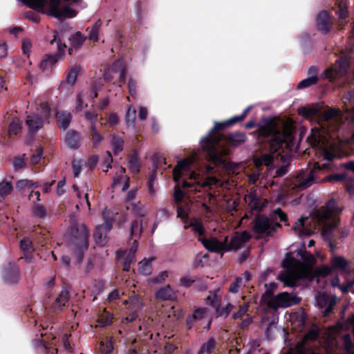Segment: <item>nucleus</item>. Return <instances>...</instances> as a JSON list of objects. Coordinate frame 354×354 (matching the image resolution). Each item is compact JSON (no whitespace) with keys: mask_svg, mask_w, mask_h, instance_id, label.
I'll use <instances>...</instances> for the list:
<instances>
[{"mask_svg":"<svg viewBox=\"0 0 354 354\" xmlns=\"http://www.w3.org/2000/svg\"><path fill=\"white\" fill-rule=\"evenodd\" d=\"M246 136L243 133H234L229 136V141L232 145H237L244 142Z\"/></svg>","mask_w":354,"mask_h":354,"instance_id":"a18cd8bd","label":"nucleus"},{"mask_svg":"<svg viewBox=\"0 0 354 354\" xmlns=\"http://www.w3.org/2000/svg\"><path fill=\"white\" fill-rule=\"evenodd\" d=\"M189 225H191L192 231L196 235L202 236L205 232V229L202 221L198 218H192L189 222Z\"/></svg>","mask_w":354,"mask_h":354,"instance_id":"7c9ffc66","label":"nucleus"},{"mask_svg":"<svg viewBox=\"0 0 354 354\" xmlns=\"http://www.w3.org/2000/svg\"><path fill=\"white\" fill-rule=\"evenodd\" d=\"M298 255L304 260V263L308 266H312L315 259L314 257L305 250L301 249L298 251Z\"/></svg>","mask_w":354,"mask_h":354,"instance_id":"de8ad7c7","label":"nucleus"},{"mask_svg":"<svg viewBox=\"0 0 354 354\" xmlns=\"http://www.w3.org/2000/svg\"><path fill=\"white\" fill-rule=\"evenodd\" d=\"M243 279L241 277H236L230 288V291L236 293L239 291L240 286L243 284Z\"/></svg>","mask_w":354,"mask_h":354,"instance_id":"774afa93","label":"nucleus"},{"mask_svg":"<svg viewBox=\"0 0 354 354\" xmlns=\"http://www.w3.org/2000/svg\"><path fill=\"white\" fill-rule=\"evenodd\" d=\"M102 217L103 224L97 225L94 233L95 241L100 246L104 245L107 241V233L112 229L113 213L107 208H104Z\"/></svg>","mask_w":354,"mask_h":354,"instance_id":"1a4fd4ad","label":"nucleus"},{"mask_svg":"<svg viewBox=\"0 0 354 354\" xmlns=\"http://www.w3.org/2000/svg\"><path fill=\"white\" fill-rule=\"evenodd\" d=\"M50 114V110L46 102L41 103L37 108V113L29 115L26 118V124L30 133H36L43 126L44 120Z\"/></svg>","mask_w":354,"mask_h":354,"instance_id":"0eeeda50","label":"nucleus"},{"mask_svg":"<svg viewBox=\"0 0 354 354\" xmlns=\"http://www.w3.org/2000/svg\"><path fill=\"white\" fill-rule=\"evenodd\" d=\"M250 207L253 210L261 211L266 204V201L260 197L256 191H251L245 197Z\"/></svg>","mask_w":354,"mask_h":354,"instance_id":"6ab92c4d","label":"nucleus"},{"mask_svg":"<svg viewBox=\"0 0 354 354\" xmlns=\"http://www.w3.org/2000/svg\"><path fill=\"white\" fill-rule=\"evenodd\" d=\"M80 71V66H73L66 77V82L70 84L73 85L75 84V82L77 80V75Z\"/></svg>","mask_w":354,"mask_h":354,"instance_id":"58836bf2","label":"nucleus"},{"mask_svg":"<svg viewBox=\"0 0 354 354\" xmlns=\"http://www.w3.org/2000/svg\"><path fill=\"white\" fill-rule=\"evenodd\" d=\"M56 117L57 118L59 127L64 130L66 129L71 120V113L66 111H58L56 113Z\"/></svg>","mask_w":354,"mask_h":354,"instance_id":"bb28decb","label":"nucleus"},{"mask_svg":"<svg viewBox=\"0 0 354 354\" xmlns=\"http://www.w3.org/2000/svg\"><path fill=\"white\" fill-rule=\"evenodd\" d=\"M307 217H301L295 223L292 230L298 234V236H309L311 234V230L306 226L305 221Z\"/></svg>","mask_w":354,"mask_h":354,"instance_id":"5701e85b","label":"nucleus"},{"mask_svg":"<svg viewBox=\"0 0 354 354\" xmlns=\"http://www.w3.org/2000/svg\"><path fill=\"white\" fill-rule=\"evenodd\" d=\"M176 297L174 290L169 285L160 288L156 293V298L161 301L173 300Z\"/></svg>","mask_w":354,"mask_h":354,"instance_id":"412c9836","label":"nucleus"},{"mask_svg":"<svg viewBox=\"0 0 354 354\" xmlns=\"http://www.w3.org/2000/svg\"><path fill=\"white\" fill-rule=\"evenodd\" d=\"M88 97H90L88 92L86 91H82L77 95L75 105V111L77 112L81 111L84 108L87 106V104L84 102V99Z\"/></svg>","mask_w":354,"mask_h":354,"instance_id":"e433bc0d","label":"nucleus"},{"mask_svg":"<svg viewBox=\"0 0 354 354\" xmlns=\"http://www.w3.org/2000/svg\"><path fill=\"white\" fill-rule=\"evenodd\" d=\"M313 170L299 173L295 179V187L299 189H304L312 185L316 181Z\"/></svg>","mask_w":354,"mask_h":354,"instance_id":"2eb2a0df","label":"nucleus"},{"mask_svg":"<svg viewBox=\"0 0 354 354\" xmlns=\"http://www.w3.org/2000/svg\"><path fill=\"white\" fill-rule=\"evenodd\" d=\"M64 27L65 25H63L62 30H61V35H59V32H55L54 34V38L50 41V44H53L54 43H56L57 44V54L59 56H62V55L64 53L65 48H66V46L64 43L62 42V38L64 35Z\"/></svg>","mask_w":354,"mask_h":354,"instance_id":"a878e982","label":"nucleus"},{"mask_svg":"<svg viewBox=\"0 0 354 354\" xmlns=\"http://www.w3.org/2000/svg\"><path fill=\"white\" fill-rule=\"evenodd\" d=\"M103 86V80L102 78L93 80L91 82V89L86 91L88 92L90 97L95 98L97 96V91L101 89Z\"/></svg>","mask_w":354,"mask_h":354,"instance_id":"473e14b6","label":"nucleus"},{"mask_svg":"<svg viewBox=\"0 0 354 354\" xmlns=\"http://www.w3.org/2000/svg\"><path fill=\"white\" fill-rule=\"evenodd\" d=\"M136 191L131 190L130 191L126 197V203H127V208L128 209H131L133 211H136L137 206L135 203H133L132 201H133L135 196H136Z\"/></svg>","mask_w":354,"mask_h":354,"instance_id":"13d9d810","label":"nucleus"},{"mask_svg":"<svg viewBox=\"0 0 354 354\" xmlns=\"http://www.w3.org/2000/svg\"><path fill=\"white\" fill-rule=\"evenodd\" d=\"M300 115L306 118L317 117L323 133H328L330 138V131H335L343 123V115L339 109L329 108L322 111L318 105H308L299 109Z\"/></svg>","mask_w":354,"mask_h":354,"instance_id":"20e7f679","label":"nucleus"},{"mask_svg":"<svg viewBox=\"0 0 354 354\" xmlns=\"http://www.w3.org/2000/svg\"><path fill=\"white\" fill-rule=\"evenodd\" d=\"M312 137L315 142L318 145H324V141H322V136L321 131L317 128H314L312 129ZM324 147L322 156L324 159L327 160H331L335 157V153L334 148L330 146L328 147L327 146H322Z\"/></svg>","mask_w":354,"mask_h":354,"instance_id":"a211bd4d","label":"nucleus"},{"mask_svg":"<svg viewBox=\"0 0 354 354\" xmlns=\"http://www.w3.org/2000/svg\"><path fill=\"white\" fill-rule=\"evenodd\" d=\"M119 171H120V176L118 178H115L113 180V184L114 185L118 184L122 180H123V179L125 180L124 184V186L122 188V190L124 191V190L127 189L129 187V180L128 178H127L126 176H122L125 173L124 168L120 167Z\"/></svg>","mask_w":354,"mask_h":354,"instance_id":"bf43d9fd","label":"nucleus"},{"mask_svg":"<svg viewBox=\"0 0 354 354\" xmlns=\"http://www.w3.org/2000/svg\"><path fill=\"white\" fill-rule=\"evenodd\" d=\"M128 166L131 172L135 173V174L139 172L140 163L138 161V153L136 151H135L129 157Z\"/></svg>","mask_w":354,"mask_h":354,"instance_id":"c9c22d12","label":"nucleus"},{"mask_svg":"<svg viewBox=\"0 0 354 354\" xmlns=\"http://www.w3.org/2000/svg\"><path fill=\"white\" fill-rule=\"evenodd\" d=\"M12 190V185L5 180H0V196H3L9 194Z\"/></svg>","mask_w":354,"mask_h":354,"instance_id":"603ef678","label":"nucleus"},{"mask_svg":"<svg viewBox=\"0 0 354 354\" xmlns=\"http://www.w3.org/2000/svg\"><path fill=\"white\" fill-rule=\"evenodd\" d=\"M113 316L106 311L98 318V326L101 327L109 326L112 323Z\"/></svg>","mask_w":354,"mask_h":354,"instance_id":"09e8293b","label":"nucleus"},{"mask_svg":"<svg viewBox=\"0 0 354 354\" xmlns=\"http://www.w3.org/2000/svg\"><path fill=\"white\" fill-rule=\"evenodd\" d=\"M32 212L34 215L38 218H44L46 214L44 207L41 204H35L32 207Z\"/></svg>","mask_w":354,"mask_h":354,"instance_id":"680f3d73","label":"nucleus"},{"mask_svg":"<svg viewBox=\"0 0 354 354\" xmlns=\"http://www.w3.org/2000/svg\"><path fill=\"white\" fill-rule=\"evenodd\" d=\"M335 303V298L325 293L319 292L316 297V305L320 308H325L322 312L324 316H327L332 311Z\"/></svg>","mask_w":354,"mask_h":354,"instance_id":"dca6fc26","label":"nucleus"},{"mask_svg":"<svg viewBox=\"0 0 354 354\" xmlns=\"http://www.w3.org/2000/svg\"><path fill=\"white\" fill-rule=\"evenodd\" d=\"M189 207L188 204H179L177 209V216L180 218L183 222H186L188 218Z\"/></svg>","mask_w":354,"mask_h":354,"instance_id":"37998d69","label":"nucleus"},{"mask_svg":"<svg viewBox=\"0 0 354 354\" xmlns=\"http://www.w3.org/2000/svg\"><path fill=\"white\" fill-rule=\"evenodd\" d=\"M319 78L317 75H311L308 78L301 80L298 84L297 88L298 89H303L315 85L317 83Z\"/></svg>","mask_w":354,"mask_h":354,"instance_id":"4c0bfd02","label":"nucleus"},{"mask_svg":"<svg viewBox=\"0 0 354 354\" xmlns=\"http://www.w3.org/2000/svg\"><path fill=\"white\" fill-rule=\"evenodd\" d=\"M350 67V60L347 56H343L336 61L335 67L326 69L322 75L324 78L333 81L347 74Z\"/></svg>","mask_w":354,"mask_h":354,"instance_id":"9d476101","label":"nucleus"},{"mask_svg":"<svg viewBox=\"0 0 354 354\" xmlns=\"http://www.w3.org/2000/svg\"><path fill=\"white\" fill-rule=\"evenodd\" d=\"M136 117V110L133 106H129L126 113V122L128 125L134 124Z\"/></svg>","mask_w":354,"mask_h":354,"instance_id":"4d7b16f0","label":"nucleus"},{"mask_svg":"<svg viewBox=\"0 0 354 354\" xmlns=\"http://www.w3.org/2000/svg\"><path fill=\"white\" fill-rule=\"evenodd\" d=\"M88 228L82 225L77 230V236H74L71 241L70 248L76 254L79 262L82 261L83 252L88 249Z\"/></svg>","mask_w":354,"mask_h":354,"instance_id":"6e6552de","label":"nucleus"},{"mask_svg":"<svg viewBox=\"0 0 354 354\" xmlns=\"http://www.w3.org/2000/svg\"><path fill=\"white\" fill-rule=\"evenodd\" d=\"M234 307V306L232 304H227L225 306H221L220 304H218L215 309L216 316L227 317Z\"/></svg>","mask_w":354,"mask_h":354,"instance_id":"a19ab883","label":"nucleus"},{"mask_svg":"<svg viewBox=\"0 0 354 354\" xmlns=\"http://www.w3.org/2000/svg\"><path fill=\"white\" fill-rule=\"evenodd\" d=\"M216 346V342L213 338L209 339L203 344L198 354H211Z\"/></svg>","mask_w":354,"mask_h":354,"instance_id":"f704fd0d","label":"nucleus"},{"mask_svg":"<svg viewBox=\"0 0 354 354\" xmlns=\"http://www.w3.org/2000/svg\"><path fill=\"white\" fill-rule=\"evenodd\" d=\"M251 107V106H248L239 115L234 116L223 122L216 123L209 134L201 140V147L203 150L207 152L208 160L214 165L212 167H214L215 172L218 173V176L221 175V169H227V163L217 151V147L221 140V135L215 131L223 129L243 120Z\"/></svg>","mask_w":354,"mask_h":354,"instance_id":"f03ea898","label":"nucleus"},{"mask_svg":"<svg viewBox=\"0 0 354 354\" xmlns=\"http://www.w3.org/2000/svg\"><path fill=\"white\" fill-rule=\"evenodd\" d=\"M26 154H22L21 156H16L12 162L13 167L15 169H19L24 167L26 163Z\"/></svg>","mask_w":354,"mask_h":354,"instance_id":"864d4df0","label":"nucleus"},{"mask_svg":"<svg viewBox=\"0 0 354 354\" xmlns=\"http://www.w3.org/2000/svg\"><path fill=\"white\" fill-rule=\"evenodd\" d=\"M142 231V225L141 221H134L131 224V236H139Z\"/></svg>","mask_w":354,"mask_h":354,"instance_id":"5fc2aeb1","label":"nucleus"},{"mask_svg":"<svg viewBox=\"0 0 354 354\" xmlns=\"http://www.w3.org/2000/svg\"><path fill=\"white\" fill-rule=\"evenodd\" d=\"M192 164V160L189 158L180 160L174 169V180L176 183L174 197L176 203H180L185 196V192L179 187L180 183L184 188L190 187L197 191L198 188L216 185L219 183V180L215 176H208L205 180L201 176L210 173L218 174L212 165H206L205 168L200 169L198 172L195 171L189 172Z\"/></svg>","mask_w":354,"mask_h":354,"instance_id":"f257e3e1","label":"nucleus"},{"mask_svg":"<svg viewBox=\"0 0 354 354\" xmlns=\"http://www.w3.org/2000/svg\"><path fill=\"white\" fill-rule=\"evenodd\" d=\"M282 266L284 270L279 274L278 279L286 286H295L297 281L304 276L301 263L290 255H287Z\"/></svg>","mask_w":354,"mask_h":354,"instance_id":"423d86ee","label":"nucleus"},{"mask_svg":"<svg viewBox=\"0 0 354 354\" xmlns=\"http://www.w3.org/2000/svg\"><path fill=\"white\" fill-rule=\"evenodd\" d=\"M209 314V310L207 308H198L194 311L192 317L187 318V324L190 325L193 319L201 320L208 316Z\"/></svg>","mask_w":354,"mask_h":354,"instance_id":"c85d7f7f","label":"nucleus"},{"mask_svg":"<svg viewBox=\"0 0 354 354\" xmlns=\"http://www.w3.org/2000/svg\"><path fill=\"white\" fill-rule=\"evenodd\" d=\"M153 259L141 261L138 264V271L144 275H149L152 272L151 261Z\"/></svg>","mask_w":354,"mask_h":354,"instance_id":"2f4dec72","label":"nucleus"},{"mask_svg":"<svg viewBox=\"0 0 354 354\" xmlns=\"http://www.w3.org/2000/svg\"><path fill=\"white\" fill-rule=\"evenodd\" d=\"M80 136L75 131H70L67 133L65 138L66 145L71 149H77L80 145Z\"/></svg>","mask_w":354,"mask_h":354,"instance_id":"b1692460","label":"nucleus"},{"mask_svg":"<svg viewBox=\"0 0 354 354\" xmlns=\"http://www.w3.org/2000/svg\"><path fill=\"white\" fill-rule=\"evenodd\" d=\"M261 134L268 138L270 153H263L254 158L256 167L270 166L274 158L281 156V149L284 142L289 139L290 134L281 131L275 122L270 121L261 129Z\"/></svg>","mask_w":354,"mask_h":354,"instance_id":"7ed1b4c3","label":"nucleus"},{"mask_svg":"<svg viewBox=\"0 0 354 354\" xmlns=\"http://www.w3.org/2000/svg\"><path fill=\"white\" fill-rule=\"evenodd\" d=\"M100 350L103 354H110L113 350L112 342L110 339H106L105 342L100 343Z\"/></svg>","mask_w":354,"mask_h":354,"instance_id":"e2e57ef3","label":"nucleus"},{"mask_svg":"<svg viewBox=\"0 0 354 354\" xmlns=\"http://www.w3.org/2000/svg\"><path fill=\"white\" fill-rule=\"evenodd\" d=\"M250 235L247 232L242 233L236 232L230 240L227 241V248L230 250H237L244 246L245 243L250 239Z\"/></svg>","mask_w":354,"mask_h":354,"instance_id":"f3484780","label":"nucleus"},{"mask_svg":"<svg viewBox=\"0 0 354 354\" xmlns=\"http://www.w3.org/2000/svg\"><path fill=\"white\" fill-rule=\"evenodd\" d=\"M253 230L263 236H270L274 232L272 221L265 216H259L254 220Z\"/></svg>","mask_w":354,"mask_h":354,"instance_id":"f8f14e48","label":"nucleus"},{"mask_svg":"<svg viewBox=\"0 0 354 354\" xmlns=\"http://www.w3.org/2000/svg\"><path fill=\"white\" fill-rule=\"evenodd\" d=\"M20 247L24 252H31L34 250L32 241L27 237L20 241Z\"/></svg>","mask_w":354,"mask_h":354,"instance_id":"052dcab7","label":"nucleus"},{"mask_svg":"<svg viewBox=\"0 0 354 354\" xmlns=\"http://www.w3.org/2000/svg\"><path fill=\"white\" fill-rule=\"evenodd\" d=\"M22 124L18 118H14L9 125L8 134L10 136L17 135L21 132Z\"/></svg>","mask_w":354,"mask_h":354,"instance_id":"ea45409f","label":"nucleus"},{"mask_svg":"<svg viewBox=\"0 0 354 354\" xmlns=\"http://www.w3.org/2000/svg\"><path fill=\"white\" fill-rule=\"evenodd\" d=\"M124 141L122 138L116 136H113L111 140V147L114 154H118L122 151L123 149Z\"/></svg>","mask_w":354,"mask_h":354,"instance_id":"49530a36","label":"nucleus"},{"mask_svg":"<svg viewBox=\"0 0 354 354\" xmlns=\"http://www.w3.org/2000/svg\"><path fill=\"white\" fill-rule=\"evenodd\" d=\"M346 264L347 261L342 257H335L332 259V266L335 269H344Z\"/></svg>","mask_w":354,"mask_h":354,"instance_id":"6e6d98bb","label":"nucleus"},{"mask_svg":"<svg viewBox=\"0 0 354 354\" xmlns=\"http://www.w3.org/2000/svg\"><path fill=\"white\" fill-rule=\"evenodd\" d=\"M68 301V292L66 289L64 288L59 296L56 298L54 304H53V308L55 310H60L62 307L66 305V304Z\"/></svg>","mask_w":354,"mask_h":354,"instance_id":"cd10ccee","label":"nucleus"},{"mask_svg":"<svg viewBox=\"0 0 354 354\" xmlns=\"http://www.w3.org/2000/svg\"><path fill=\"white\" fill-rule=\"evenodd\" d=\"M2 272L3 279L6 283L13 284L19 280V268L14 263H8L3 266Z\"/></svg>","mask_w":354,"mask_h":354,"instance_id":"4468645a","label":"nucleus"},{"mask_svg":"<svg viewBox=\"0 0 354 354\" xmlns=\"http://www.w3.org/2000/svg\"><path fill=\"white\" fill-rule=\"evenodd\" d=\"M203 246L209 252H217L223 254L225 252L229 251V248H227V236H225L223 240H218L215 237H210L209 239H198Z\"/></svg>","mask_w":354,"mask_h":354,"instance_id":"9b49d317","label":"nucleus"},{"mask_svg":"<svg viewBox=\"0 0 354 354\" xmlns=\"http://www.w3.org/2000/svg\"><path fill=\"white\" fill-rule=\"evenodd\" d=\"M86 37H84L80 32H77L75 35L70 37L69 39L73 47L78 48L82 45Z\"/></svg>","mask_w":354,"mask_h":354,"instance_id":"8fccbe9b","label":"nucleus"},{"mask_svg":"<svg viewBox=\"0 0 354 354\" xmlns=\"http://www.w3.org/2000/svg\"><path fill=\"white\" fill-rule=\"evenodd\" d=\"M205 303L216 309L221 303V297L217 295L216 290L209 292L207 297L205 298Z\"/></svg>","mask_w":354,"mask_h":354,"instance_id":"72a5a7b5","label":"nucleus"},{"mask_svg":"<svg viewBox=\"0 0 354 354\" xmlns=\"http://www.w3.org/2000/svg\"><path fill=\"white\" fill-rule=\"evenodd\" d=\"M300 300V298L294 295L281 292L274 298L272 304L275 307L287 308L298 304Z\"/></svg>","mask_w":354,"mask_h":354,"instance_id":"ddd939ff","label":"nucleus"},{"mask_svg":"<svg viewBox=\"0 0 354 354\" xmlns=\"http://www.w3.org/2000/svg\"><path fill=\"white\" fill-rule=\"evenodd\" d=\"M138 242L135 239L133 245L131 247L129 251H118L117 252V258H124V261L127 263H131L136 260L135 254L138 249Z\"/></svg>","mask_w":354,"mask_h":354,"instance_id":"4be33fe9","label":"nucleus"},{"mask_svg":"<svg viewBox=\"0 0 354 354\" xmlns=\"http://www.w3.org/2000/svg\"><path fill=\"white\" fill-rule=\"evenodd\" d=\"M169 274L167 271H161L157 276L151 279V283L155 284L162 283L168 277Z\"/></svg>","mask_w":354,"mask_h":354,"instance_id":"69168bd1","label":"nucleus"},{"mask_svg":"<svg viewBox=\"0 0 354 354\" xmlns=\"http://www.w3.org/2000/svg\"><path fill=\"white\" fill-rule=\"evenodd\" d=\"M317 26L318 30L323 33H327L329 31L331 26V21L326 12L322 11L317 15Z\"/></svg>","mask_w":354,"mask_h":354,"instance_id":"aec40b11","label":"nucleus"},{"mask_svg":"<svg viewBox=\"0 0 354 354\" xmlns=\"http://www.w3.org/2000/svg\"><path fill=\"white\" fill-rule=\"evenodd\" d=\"M345 178L346 175L344 174H335L325 177L322 180L324 182L341 181Z\"/></svg>","mask_w":354,"mask_h":354,"instance_id":"338daca9","label":"nucleus"},{"mask_svg":"<svg viewBox=\"0 0 354 354\" xmlns=\"http://www.w3.org/2000/svg\"><path fill=\"white\" fill-rule=\"evenodd\" d=\"M102 24V23L101 20H98L95 23V24L93 26V27L91 28V29L90 30V32L88 35L89 39H91L92 41H97L98 32H99V30H100Z\"/></svg>","mask_w":354,"mask_h":354,"instance_id":"3c124183","label":"nucleus"},{"mask_svg":"<svg viewBox=\"0 0 354 354\" xmlns=\"http://www.w3.org/2000/svg\"><path fill=\"white\" fill-rule=\"evenodd\" d=\"M82 164L81 160H76V159L73 160L72 168H73V176L75 178H77L79 176V175L80 174V173L82 171Z\"/></svg>","mask_w":354,"mask_h":354,"instance_id":"0e129e2a","label":"nucleus"},{"mask_svg":"<svg viewBox=\"0 0 354 354\" xmlns=\"http://www.w3.org/2000/svg\"><path fill=\"white\" fill-rule=\"evenodd\" d=\"M354 93L350 91L344 94L343 97V102L346 105L347 103H351L352 105L353 110L349 111L348 109H346L347 112V117L350 118L352 121L354 122Z\"/></svg>","mask_w":354,"mask_h":354,"instance_id":"c756f323","label":"nucleus"},{"mask_svg":"<svg viewBox=\"0 0 354 354\" xmlns=\"http://www.w3.org/2000/svg\"><path fill=\"white\" fill-rule=\"evenodd\" d=\"M337 10L336 12L338 15V24L340 26L346 22V19L348 17L347 6L344 0H337Z\"/></svg>","mask_w":354,"mask_h":354,"instance_id":"393cba45","label":"nucleus"},{"mask_svg":"<svg viewBox=\"0 0 354 354\" xmlns=\"http://www.w3.org/2000/svg\"><path fill=\"white\" fill-rule=\"evenodd\" d=\"M111 71L114 72L120 73V82H124L125 79V71L123 68V62L122 60H117L115 61L112 66Z\"/></svg>","mask_w":354,"mask_h":354,"instance_id":"79ce46f5","label":"nucleus"},{"mask_svg":"<svg viewBox=\"0 0 354 354\" xmlns=\"http://www.w3.org/2000/svg\"><path fill=\"white\" fill-rule=\"evenodd\" d=\"M339 211L336 201L330 200L317 213L319 218L322 221L326 222L322 228V237L328 241V245L332 250L335 249V245L330 241V239L333 236L334 230L338 226L339 219L336 217V214Z\"/></svg>","mask_w":354,"mask_h":354,"instance_id":"39448f33","label":"nucleus"},{"mask_svg":"<svg viewBox=\"0 0 354 354\" xmlns=\"http://www.w3.org/2000/svg\"><path fill=\"white\" fill-rule=\"evenodd\" d=\"M32 187H37L38 184L28 179L20 180L17 181L16 185L17 189L19 191L24 190L25 189H32Z\"/></svg>","mask_w":354,"mask_h":354,"instance_id":"c03bdc74","label":"nucleus"}]
</instances>
